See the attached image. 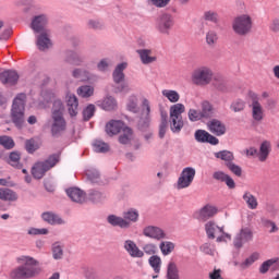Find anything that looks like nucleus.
I'll return each instance as SVG.
<instances>
[{
    "mask_svg": "<svg viewBox=\"0 0 279 279\" xmlns=\"http://www.w3.org/2000/svg\"><path fill=\"white\" fill-rule=\"evenodd\" d=\"M16 263H19V267L14 268L10 272V278L12 279H29L38 276V260L34 259V257L22 255L16 258Z\"/></svg>",
    "mask_w": 279,
    "mask_h": 279,
    "instance_id": "nucleus-1",
    "label": "nucleus"
},
{
    "mask_svg": "<svg viewBox=\"0 0 279 279\" xmlns=\"http://www.w3.org/2000/svg\"><path fill=\"white\" fill-rule=\"evenodd\" d=\"M66 132V120H64V104L62 100H54L52 107V136H62Z\"/></svg>",
    "mask_w": 279,
    "mask_h": 279,
    "instance_id": "nucleus-2",
    "label": "nucleus"
},
{
    "mask_svg": "<svg viewBox=\"0 0 279 279\" xmlns=\"http://www.w3.org/2000/svg\"><path fill=\"white\" fill-rule=\"evenodd\" d=\"M141 217V214L137 211V209L130 208L125 211H123V217L110 215L107 218L108 223L111 226L128 229L132 226V223H136Z\"/></svg>",
    "mask_w": 279,
    "mask_h": 279,
    "instance_id": "nucleus-3",
    "label": "nucleus"
},
{
    "mask_svg": "<svg viewBox=\"0 0 279 279\" xmlns=\"http://www.w3.org/2000/svg\"><path fill=\"white\" fill-rule=\"evenodd\" d=\"M27 101V95L19 94L12 105L11 119L17 128H23L25 123V104Z\"/></svg>",
    "mask_w": 279,
    "mask_h": 279,
    "instance_id": "nucleus-4",
    "label": "nucleus"
},
{
    "mask_svg": "<svg viewBox=\"0 0 279 279\" xmlns=\"http://www.w3.org/2000/svg\"><path fill=\"white\" fill-rule=\"evenodd\" d=\"M253 27L254 20L247 13L240 14L232 21V29L236 36H247L252 33Z\"/></svg>",
    "mask_w": 279,
    "mask_h": 279,
    "instance_id": "nucleus-5",
    "label": "nucleus"
},
{
    "mask_svg": "<svg viewBox=\"0 0 279 279\" xmlns=\"http://www.w3.org/2000/svg\"><path fill=\"white\" fill-rule=\"evenodd\" d=\"M60 162V155H51L45 161L36 162L32 168V175L35 180H43L45 173L53 169Z\"/></svg>",
    "mask_w": 279,
    "mask_h": 279,
    "instance_id": "nucleus-6",
    "label": "nucleus"
},
{
    "mask_svg": "<svg viewBox=\"0 0 279 279\" xmlns=\"http://www.w3.org/2000/svg\"><path fill=\"white\" fill-rule=\"evenodd\" d=\"M154 27L161 36H171V32L175 27V17L170 13H161L156 17Z\"/></svg>",
    "mask_w": 279,
    "mask_h": 279,
    "instance_id": "nucleus-7",
    "label": "nucleus"
},
{
    "mask_svg": "<svg viewBox=\"0 0 279 279\" xmlns=\"http://www.w3.org/2000/svg\"><path fill=\"white\" fill-rule=\"evenodd\" d=\"M186 112V107L182 104H174L170 107V119H171V131L181 132L184 128V121L182 120V114Z\"/></svg>",
    "mask_w": 279,
    "mask_h": 279,
    "instance_id": "nucleus-8",
    "label": "nucleus"
},
{
    "mask_svg": "<svg viewBox=\"0 0 279 279\" xmlns=\"http://www.w3.org/2000/svg\"><path fill=\"white\" fill-rule=\"evenodd\" d=\"M128 68V63H120L117 65L116 70L113 71V82L114 93H130V85L128 83H123V80H125V74H123V71Z\"/></svg>",
    "mask_w": 279,
    "mask_h": 279,
    "instance_id": "nucleus-9",
    "label": "nucleus"
},
{
    "mask_svg": "<svg viewBox=\"0 0 279 279\" xmlns=\"http://www.w3.org/2000/svg\"><path fill=\"white\" fill-rule=\"evenodd\" d=\"M205 230L208 239H217V243H223L226 239L232 240V235L223 232V228L217 226L214 221H208L205 225Z\"/></svg>",
    "mask_w": 279,
    "mask_h": 279,
    "instance_id": "nucleus-10",
    "label": "nucleus"
},
{
    "mask_svg": "<svg viewBox=\"0 0 279 279\" xmlns=\"http://www.w3.org/2000/svg\"><path fill=\"white\" fill-rule=\"evenodd\" d=\"M192 82L196 86H206L213 82V70L210 68L202 66L192 73Z\"/></svg>",
    "mask_w": 279,
    "mask_h": 279,
    "instance_id": "nucleus-11",
    "label": "nucleus"
},
{
    "mask_svg": "<svg viewBox=\"0 0 279 279\" xmlns=\"http://www.w3.org/2000/svg\"><path fill=\"white\" fill-rule=\"evenodd\" d=\"M195 168L186 167L182 170L178 181H177V189L178 191H182V189H189L193 184V180H195Z\"/></svg>",
    "mask_w": 279,
    "mask_h": 279,
    "instance_id": "nucleus-12",
    "label": "nucleus"
},
{
    "mask_svg": "<svg viewBox=\"0 0 279 279\" xmlns=\"http://www.w3.org/2000/svg\"><path fill=\"white\" fill-rule=\"evenodd\" d=\"M269 154H271V142L269 141H264L260 144L259 151L254 147L246 149V156H256L259 162H265L269 158Z\"/></svg>",
    "mask_w": 279,
    "mask_h": 279,
    "instance_id": "nucleus-13",
    "label": "nucleus"
},
{
    "mask_svg": "<svg viewBox=\"0 0 279 279\" xmlns=\"http://www.w3.org/2000/svg\"><path fill=\"white\" fill-rule=\"evenodd\" d=\"M248 97L252 100V104H251L252 118L257 123H260V121L265 119V110L263 109V105H260V102L258 101V95L254 92H250Z\"/></svg>",
    "mask_w": 279,
    "mask_h": 279,
    "instance_id": "nucleus-14",
    "label": "nucleus"
},
{
    "mask_svg": "<svg viewBox=\"0 0 279 279\" xmlns=\"http://www.w3.org/2000/svg\"><path fill=\"white\" fill-rule=\"evenodd\" d=\"M250 241H254V232L250 227H244L235 235L233 245L236 250H241V247H243L245 243H250Z\"/></svg>",
    "mask_w": 279,
    "mask_h": 279,
    "instance_id": "nucleus-15",
    "label": "nucleus"
},
{
    "mask_svg": "<svg viewBox=\"0 0 279 279\" xmlns=\"http://www.w3.org/2000/svg\"><path fill=\"white\" fill-rule=\"evenodd\" d=\"M194 138L197 143H209V145H219V138L208 133L206 130H196Z\"/></svg>",
    "mask_w": 279,
    "mask_h": 279,
    "instance_id": "nucleus-16",
    "label": "nucleus"
},
{
    "mask_svg": "<svg viewBox=\"0 0 279 279\" xmlns=\"http://www.w3.org/2000/svg\"><path fill=\"white\" fill-rule=\"evenodd\" d=\"M144 236H147L148 239H155V241H162V239H166L167 233L165 231L156 226H147L143 229Z\"/></svg>",
    "mask_w": 279,
    "mask_h": 279,
    "instance_id": "nucleus-17",
    "label": "nucleus"
},
{
    "mask_svg": "<svg viewBox=\"0 0 279 279\" xmlns=\"http://www.w3.org/2000/svg\"><path fill=\"white\" fill-rule=\"evenodd\" d=\"M36 45L39 51H47V49H50V47L53 45L51 43V32L50 31L40 32L39 35L37 36Z\"/></svg>",
    "mask_w": 279,
    "mask_h": 279,
    "instance_id": "nucleus-18",
    "label": "nucleus"
},
{
    "mask_svg": "<svg viewBox=\"0 0 279 279\" xmlns=\"http://www.w3.org/2000/svg\"><path fill=\"white\" fill-rule=\"evenodd\" d=\"M207 130H209L211 134H215V136H223L227 132L226 124L218 119H213L207 122Z\"/></svg>",
    "mask_w": 279,
    "mask_h": 279,
    "instance_id": "nucleus-19",
    "label": "nucleus"
},
{
    "mask_svg": "<svg viewBox=\"0 0 279 279\" xmlns=\"http://www.w3.org/2000/svg\"><path fill=\"white\" fill-rule=\"evenodd\" d=\"M72 75L73 77H75V80H78L80 82H89L90 84L99 80V76L90 74V72L82 69L73 70Z\"/></svg>",
    "mask_w": 279,
    "mask_h": 279,
    "instance_id": "nucleus-20",
    "label": "nucleus"
},
{
    "mask_svg": "<svg viewBox=\"0 0 279 279\" xmlns=\"http://www.w3.org/2000/svg\"><path fill=\"white\" fill-rule=\"evenodd\" d=\"M123 247L132 258H143L145 256V253L138 248L135 241L125 240Z\"/></svg>",
    "mask_w": 279,
    "mask_h": 279,
    "instance_id": "nucleus-21",
    "label": "nucleus"
},
{
    "mask_svg": "<svg viewBox=\"0 0 279 279\" xmlns=\"http://www.w3.org/2000/svg\"><path fill=\"white\" fill-rule=\"evenodd\" d=\"M123 129H125V123L121 120H110L106 124V132L108 136H114L119 134V132L123 131Z\"/></svg>",
    "mask_w": 279,
    "mask_h": 279,
    "instance_id": "nucleus-22",
    "label": "nucleus"
},
{
    "mask_svg": "<svg viewBox=\"0 0 279 279\" xmlns=\"http://www.w3.org/2000/svg\"><path fill=\"white\" fill-rule=\"evenodd\" d=\"M218 209L213 205H205L197 214V219L199 221H208L211 217L217 215Z\"/></svg>",
    "mask_w": 279,
    "mask_h": 279,
    "instance_id": "nucleus-23",
    "label": "nucleus"
},
{
    "mask_svg": "<svg viewBox=\"0 0 279 279\" xmlns=\"http://www.w3.org/2000/svg\"><path fill=\"white\" fill-rule=\"evenodd\" d=\"M31 27L36 32V34L40 32H49V29L45 28L47 27V15L35 16L33 19Z\"/></svg>",
    "mask_w": 279,
    "mask_h": 279,
    "instance_id": "nucleus-24",
    "label": "nucleus"
},
{
    "mask_svg": "<svg viewBox=\"0 0 279 279\" xmlns=\"http://www.w3.org/2000/svg\"><path fill=\"white\" fill-rule=\"evenodd\" d=\"M66 195L70 197V199H72V202H75L76 204H82L86 201V194L84 191L77 187L68 189Z\"/></svg>",
    "mask_w": 279,
    "mask_h": 279,
    "instance_id": "nucleus-25",
    "label": "nucleus"
},
{
    "mask_svg": "<svg viewBox=\"0 0 279 279\" xmlns=\"http://www.w3.org/2000/svg\"><path fill=\"white\" fill-rule=\"evenodd\" d=\"M0 81L9 86H14L19 82V73L16 71L7 70L0 74Z\"/></svg>",
    "mask_w": 279,
    "mask_h": 279,
    "instance_id": "nucleus-26",
    "label": "nucleus"
},
{
    "mask_svg": "<svg viewBox=\"0 0 279 279\" xmlns=\"http://www.w3.org/2000/svg\"><path fill=\"white\" fill-rule=\"evenodd\" d=\"M214 180H217L218 182H225V184L228 186V189H235L236 183L234 182V179H232L229 174H226L223 171H216L213 174Z\"/></svg>",
    "mask_w": 279,
    "mask_h": 279,
    "instance_id": "nucleus-27",
    "label": "nucleus"
},
{
    "mask_svg": "<svg viewBox=\"0 0 279 279\" xmlns=\"http://www.w3.org/2000/svg\"><path fill=\"white\" fill-rule=\"evenodd\" d=\"M65 99L70 117H77V108L80 106L77 96L75 94H68Z\"/></svg>",
    "mask_w": 279,
    "mask_h": 279,
    "instance_id": "nucleus-28",
    "label": "nucleus"
},
{
    "mask_svg": "<svg viewBox=\"0 0 279 279\" xmlns=\"http://www.w3.org/2000/svg\"><path fill=\"white\" fill-rule=\"evenodd\" d=\"M41 219H44L46 223H49L50 226H62V223H64V220H62L60 216L51 211L44 213L41 215Z\"/></svg>",
    "mask_w": 279,
    "mask_h": 279,
    "instance_id": "nucleus-29",
    "label": "nucleus"
},
{
    "mask_svg": "<svg viewBox=\"0 0 279 279\" xmlns=\"http://www.w3.org/2000/svg\"><path fill=\"white\" fill-rule=\"evenodd\" d=\"M0 199L1 202H16L19 194L14 190L8 187H0Z\"/></svg>",
    "mask_w": 279,
    "mask_h": 279,
    "instance_id": "nucleus-30",
    "label": "nucleus"
},
{
    "mask_svg": "<svg viewBox=\"0 0 279 279\" xmlns=\"http://www.w3.org/2000/svg\"><path fill=\"white\" fill-rule=\"evenodd\" d=\"M97 106L110 112L111 110H117V99L112 96H107L104 100H99Z\"/></svg>",
    "mask_w": 279,
    "mask_h": 279,
    "instance_id": "nucleus-31",
    "label": "nucleus"
},
{
    "mask_svg": "<svg viewBox=\"0 0 279 279\" xmlns=\"http://www.w3.org/2000/svg\"><path fill=\"white\" fill-rule=\"evenodd\" d=\"M126 110H129V112H133V114H138V112H141V107H138V96H129L126 100Z\"/></svg>",
    "mask_w": 279,
    "mask_h": 279,
    "instance_id": "nucleus-32",
    "label": "nucleus"
},
{
    "mask_svg": "<svg viewBox=\"0 0 279 279\" xmlns=\"http://www.w3.org/2000/svg\"><path fill=\"white\" fill-rule=\"evenodd\" d=\"M148 263L155 271V275L153 276V278L154 279L158 278V275L160 274V269L162 267V259L158 255H153L149 257Z\"/></svg>",
    "mask_w": 279,
    "mask_h": 279,
    "instance_id": "nucleus-33",
    "label": "nucleus"
},
{
    "mask_svg": "<svg viewBox=\"0 0 279 279\" xmlns=\"http://www.w3.org/2000/svg\"><path fill=\"white\" fill-rule=\"evenodd\" d=\"M271 269L276 271L278 269V258L267 259L259 266V274H267Z\"/></svg>",
    "mask_w": 279,
    "mask_h": 279,
    "instance_id": "nucleus-34",
    "label": "nucleus"
},
{
    "mask_svg": "<svg viewBox=\"0 0 279 279\" xmlns=\"http://www.w3.org/2000/svg\"><path fill=\"white\" fill-rule=\"evenodd\" d=\"M243 199L250 210H256V208H258V199L251 192H245L243 194Z\"/></svg>",
    "mask_w": 279,
    "mask_h": 279,
    "instance_id": "nucleus-35",
    "label": "nucleus"
},
{
    "mask_svg": "<svg viewBox=\"0 0 279 279\" xmlns=\"http://www.w3.org/2000/svg\"><path fill=\"white\" fill-rule=\"evenodd\" d=\"M51 250L52 258H54V260H62L64 256V244H62V242H54Z\"/></svg>",
    "mask_w": 279,
    "mask_h": 279,
    "instance_id": "nucleus-36",
    "label": "nucleus"
},
{
    "mask_svg": "<svg viewBox=\"0 0 279 279\" xmlns=\"http://www.w3.org/2000/svg\"><path fill=\"white\" fill-rule=\"evenodd\" d=\"M161 95H162V97L168 99V101H170V104H178V101H180V93H178V90L162 89Z\"/></svg>",
    "mask_w": 279,
    "mask_h": 279,
    "instance_id": "nucleus-37",
    "label": "nucleus"
},
{
    "mask_svg": "<svg viewBox=\"0 0 279 279\" xmlns=\"http://www.w3.org/2000/svg\"><path fill=\"white\" fill-rule=\"evenodd\" d=\"M137 53L144 64H151V62H156V57L151 56V50L149 49H140Z\"/></svg>",
    "mask_w": 279,
    "mask_h": 279,
    "instance_id": "nucleus-38",
    "label": "nucleus"
},
{
    "mask_svg": "<svg viewBox=\"0 0 279 279\" xmlns=\"http://www.w3.org/2000/svg\"><path fill=\"white\" fill-rule=\"evenodd\" d=\"M133 138L134 132H132V129L124 126L122 134L119 137V143H121V145H128Z\"/></svg>",
    "mask_w": 279,
    "mask_h": 279,
    "instance_id": "nucleus-39",
    "label": "nucleus"
},
{
    "mask_svg": "<svg viewBox=\"0 0 279 279\" xmlns=\"http://www.w3.org/2000/svg\"><path fill=\"white\" fill-rule=\"evenodd\" d=\"M215 158H218L220 160H223L226 162V167H228L229 163H232V160H234V154L229 150H221L214 154Z\"/></svg>",
    "mask_w": 279,
    "mask_h": 279,
    "instance_id": "nucleus-40",
    "label": "nucleus"
},
{
    "mask_svg": "<svg viewBox=\"0 0 279 279\" xmlns=\"http://www.w3.org/2000/svg\"><path fill=\"white\" fill-rule=\"evenodd\" d=\"M167 278L168 279H180V269L174 262H170L167 267Z\"/></svg>",
    "mask_w": 279,
    "mask_h": 279,
    "instance_id": "nucleus-41",
    "label": "nucleus"
},
{
    "mask_svg": "<svg viewBox=\"0 0 279 279\" xmlns=\"http://www.w3.org/2000/svg\"><path fill=\"white\" fill-rule=\"evenodd\" d=\"M203 19L208 23H214V25H217L220 21L219 13L215 10L205 11L203 14Z\"/></svg>",
    "mask_w": 279,
    "mask_h": 279,
    "instance_id": "nucleus-42",
    "label": "nucleus"
},
{
    "mask_svg": "<svg viewBox=\"0 0 279 279\" xmlns=\"http://www.w3.org/2000/svg\"><path fill=\"white\" fill-rule=\"evenodd\" d=\"M260 258V253L254 252L251 254L244 262L240 264L241 269H248V267H252Z\"/></svg>",
    "mask_w": 279,
    "mask_h": 279,
    "instance_id": "nucleus-43",
    "label": "nucleus"
},
{
    "mask_svg": "<svg viewBox=\"0 0 279 279\" xmlns=\"http://www.w3.org/2000/svg\"><path fill=\"white\" fill-rule=\"evenodd\" d=\"M201 108V114L203 119H210V117L215 114V109L213 108V105H210V102L208 101H203Z\"/></svg>",
    "mask_w": 279,
    "mask_h": 279,
    "instance_id": "nucleus-44",
    "label": "nucleus"
},
{
    "mask_svg": "<svg viewBox=\"0 0 279 279\" xmlns=\"http://www.w3.org/2000/svg\"><path fill=\"white\" fill-rule=\"evenodd\" d=\"M77 95L78 97H83V98L93 97V95H95V87L90 85L81 86L77 89Z\"/></svg>",
    "mask_w": 279,
    "mask_h": 279,
    "instance_id": "nucleus-45",
    "label": "nucleus"
},
{
    "mask_svg": "<svg viewBox=\"0 0 279 279\" xmlns=\"http://www.w3.org/2000/svg\"><path fill=\"white\" fill-rule=\"evenodd\" d=\"M8 162L11 165V167H15V169H21V153H10Z\"/></svg>",
    "mask_w": 279,
    "mask_h": 279,
    "instance_id": "nucleus-46",
    "label": "nucleus"
},
{
    "mask_svg": "<svg viewBox=\"0 0 279 279\" xmlns=\"http://www.w3.org/2000/svg\"><path fill=\"white\" fill-rule=\"evenodd\" d=\"M159 248L163 256H169V254L175 250V244L173 242L163 241L160 243Z\"/></svg>",
    "mask_w": 279,
    "mask_h": 279,
    "instance_id": "nucleus-47",
    "label": "nucleus"
},
{
    "mask_svg": "<svg viewBox=\"0 0 279 279\" xmlns=\"http://www.w3.org/2000/svg\"><path fill=\"white\" fill-rule=\"evenodd\" d=\"M218 40H219V35H217L216 31L210 29L206 33V43L208 47H215Z\"/></svg>",
    "mask_w": 279,
    "mask_h": 279,
    "instance_id": "nucleus-48",
    "label": "nucleus"
},
{
    "mask_svg": "<svg viewBox=\"0 0 279 279\" xmlns=\"http://www.w3.org/2000/svg\"><path fill=\"white\" fill-rule=\"evenodd\" d=\"M93 147H94V151H96L97 154H106V151H108V149H110L108 144H106L105 142H101L99 140H96L94 142Z\"/></svg>",
    "mask_w": 279,
    "mask_h": 279,
    "instance_id": "nucleus-49",
    "label": "nucleus"
},
{
    "mask_svg": "<svg viewBox=\"0 0 279 279\" xmlns=\"http://www.w3.org/2000/svg\"><path fill=\"white\" fill-rule=\"evenodd\" d=\"M0 145L4 147V149H14V140L8 135L0 136Z\"/></svg>",
    "mask_w": 279,
    "mask_h": 279,
    "instance_id": "nucleus-50",
    "label": "nucleus"
},
{
    "mask_svg": "<svg viewBox=\"0 0 279 279\" xmlns=\"http://www.w3.org/2000/svg\"><path fill=\"white\" fill-rule=\"evenodd\" d=\"M150 123H151V116H149V114L143 116L142 114L138 120L137 125L141 130H147V128H149Z\"/></svg>",
    "mask_w": 279,
    "mask_h": 279,
    "instance_id": "nucleus-51",
    "label": "nucleus"
},
{
    "mask_svg": "<svg viewBox=\"0 0 279 279\" xmlns=\"http://www.w3.org/2000/svg\"><path fill=\"white\" fill-rule=\"evenodd\" d=\"M85 175L93 184H97V182H99V171L96 169L86 170Z\"/></svg>",
    "mask_w": 279,
    "mask_h": 279,
    "instance_id": "nucleus-52",
    "label": "nucleus"
},
{
    "mask_svg": "<svg viewBox=\"0 0 279 279\" xmlns=\"http://www.w3.org/2000/svg\"><path fill=\"white\" fill-rule=\"evenodd\" d=\"M189 120L192 121L193 123L197 121H202L204 117L202 116V111L197 109H190L187 112Z\"/></svg>",
    "mask_w": 279,
    "mask_h": 279,
    "instance_id": "nucleus-53",
    "label": "nucleus"
},
{
    "mask_svg": "<svg viewBox=\"0 0 279 279\" xmlns=\"http://www.w3.org/2000/svg\"><path fill=\"white\" fill-rule=\"evenodd\" d=\"M25 148L28 154H34V151L40 149V144L35 140H27L25 143Z\"/></svg>",
    "mask_w": 279,
    "mask_h": 279,
    "instance_id": "nucleus-54",
    "label": "nucleus"
},
{
    "mask_svg": "<svg viewBox=\"0 0 279 279\" xmlns=\"http://www.w3.org/2000/svg\"><path fill=\"white\" fill-rule=\"evenodd\" d=\"M95 116V105H89L83 110V119L84 121H90Z\"/></svg>",
    "mask_w": 279,
    "mask_h": 279,
    "instance_id": "nucleus-55",
    "label": "nucleus"
},
{
    "mask_svg": "<svg viewBox=\"0 0 279 279\" xmlns=\"http://www.w3.org/2000/svg\"><path fill=\"white\" fill-rule=\"evenodd\" d=\"M143 251L144 254L146 253L148 256H154V254L158 252V246L154 243H147L143 246Z\"/></svg>",
    "mask_w": 279,
    "mask_h": 279,
    "instance_id": "nucleus-56",
    "label": "nucleus"
},
{
    "mask_svg": "<svg viewBox=\"0 0 279 279\" xmlns=\"http://www.w3.org/2000/svg\"><path fill=\"white\" fill-rule=\"evenodd\" d=\"M142 114L151 116V102L147 98L142 99Z\"/></svg>",
    "mask_w": 279,
    "mask_h": 279,
    "instance_id": "nucleus-57",
    "label": "nucleus"
},
{
    "mask_svg": "<svg viewBox=\"0 0 279 279\" xmlns=\"http://www.w3.org/2000/svg\"><path fill=\"white\" fill-rule=\"evenodd\" d=\"M263 223H264V228H266V230H268L270 234H274L279 230L278 225H276V222L271 220H264Z\"/></svg>",
    "mask_w": 279,
    "mask_h": 279,
    "instance_id": "nucleus-58",
    "label": "nucleus"
},
{
    "mask_svg": "<svg viewBox=\"0 0 279 279\" xmlns=\"http://www.w3.org/2000/svg\"><path fill=\"white\" fill-rule=\"evenodd\" d=\"M68 62H70V64H74L75 66H82V64H84V58L72 52L71 58L68 59Z\"/></svg>",
    "mask_w": 279,
    "mask_h": 279,
    "instance_id": "nucleus-59",
    "label": "nucleus"
},
{
    "mask_svg": "<svg viewBox=\"0 0 279 279\" xmlns=\"http://www.w3.org/2000/svg\"><path fill=\"white\" fill-rule=\"evenodd\" d=\"M84 278L86 279H95L99 278V272L95 268H85L83 270Z\"/></svg>",
    "mask_w": 279,
    "mask_h": 279,
    "instance_id": "nucleus-60",
    "label": "nucleus"
},
{
    "mask_svg": "<svg viewBox=\"0 0 279 279\" xmlns=\"http://www.w3.org/2000/svg\"><path fill=\"white\" fill-rule=\"evenodd\" d=\"M231 110H233V112H241L242 110H245V101L241 99L233 101L231 105Z\"/></svg>",
    "mask_w": 279,
    "mask_h": 279,
    "instance_id": "nucleus-61",
    "label": "nucleus"
},
{
    "mask_svg": "<svg viewBox=\"0 0 279 279\" xmlns=\"http://www.w3.org/2000/svg\"><path fill=\"white\" fill-rule=\"evenodd\" d=\"M228 169L234 173L238 178H241L243 170L241 169L240 166H236L234 162L227 163Z\"/></svg>",
    "mask_w": 279,
    "mask_h": 279,
    "instance_id": "nucleus-62",
    "label": "nucleus"
},
{
    "mask_svg": "<svg viewBox=\"0 0 279 279\" xmlns=\"http://www.w3.org/2000/svg\"><path fill=\"white\" fill-rule=\"evenodd\" d=\"M148 3L155 8H167L171 0H148Z\"/></svg>",
    "mask_w": 279,
    "mask_h": 279,
    "instance_id": "nucleus-63",
    "label": "nucleus"
},
{
    "mask_svg": "<svg viewBox=\"0 0 279 279\" xmlns=\"http://www.w3.org/2000/svg\"><path fill=\"white\" fill-rule=\"evenodd\" d=\"M89 199L94 203L101 202V199H104V194L99 191H90Z\"/></svg>",
    "mask_w": 279,
    "mask_h": 279,
    "instance_id": "nucleus-64",
    "label": "nucleus"
}]
</instances>
